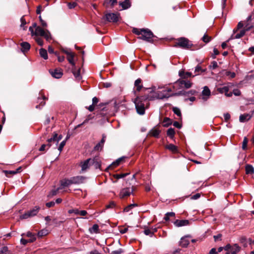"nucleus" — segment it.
I'll return each instance as SVG.
<instances>
[{
    "label": "nucleus",
    "instance_id": "nucleus-34",
    "mask_svg": "<svg viewBox=\"0 0 254 254\" xmlns=\"http://www.w3.org/2000/svg\"><path fill=\"white\" fill-rule=\"evenodd\" d=\"M156 231V229H146L144 230V233L146 235H148V236H150V237H152L154 233Z\"/></svg>",
    "mask_w": 254,
    "mask_h": 254
},
{
    "label": "nucleus",
    "instance_id": "nucleus-60",
    "mask_svg": "<svg viewBox=\"0 0 254 254\" xmlns=\"http://www.w3.org/2000/svg\"><path fill=\"white\" fill-rule=\"evenodd\" d=\"M55 202L54 201H50L46 203V205L47 207L50 208L55 205Z\"/></svg>",
    "mask_w": 254,
    "mask_h": 254
},
{
    "label": "nucleus",
    "instance_id": "nucleus-6",
    "mask_svg": "<svg viewBox=\"0 0 254 254\" xmlns=\"http://www.w3.org/2000/svg\"><path fill=\"white\" fill-rule=\"evenodd\" d=\"M40 208L39 206H36L32 209L27 211L23 215H21L20 218L21 219H26L28 218L33 217L37 215L38 213Z\"/></svg>",
    "mask_w": 254,
    "mask_h": 254
},
{
    "label": "nucleus",
    "instance_id": "nucleus-47",
    "mask_svg": "<svg viewBox=\"0 0 254 254\" xmlns=\"http://www.w3.org/2000/svg\"><path fill=\"white\" fill-rule=\"evenodd\" d=\"M248 140L247 138L245 137L243 140V144H242V149L243 150H246L247 147Z\"/></svg>",
    "mask_w": 254,
    "mask_h": 254
},
{
    "label": "nucleus",
    "instance_id": "nucleus-46",
    "mask_svg": "<svg viewBox=\"0 0 254 254\" xmlns=\"http://www.w3.org/2000/svg\"><path fill=\"white\" fill-rule=\"evenodd\" d=\"M66 139H64L60 143L59 146L58 147V150L60 151V152L62 151L64 147L65 146L66 144Z\"/></svg>",
    "mask_w": 254,
    "mask_h": 254
},
{
    "label": "nucleus",
    "instance_id": "nucleus-50",
    "mask_svg": "<svg viewBox=\"0 0 254 254\" xmlns=\"http://www.w3.org/2000/svg\"><path fill=\"white\" fill-rule=\"evenodd\" d=\"M77 5V3L75 2H69L67 4L68 7L69 9H72L74 8Z\"/></svg>",
    "mask_w": 254,
    "mask_h": 254
},
{
    "label": "nucleus",
    "instance_id": "nucleus-35",
    "mask_svg": "<svg viewBox=\"0 0 254 254\" xmlns=\"http://www.w3.org/2000/svg\"><path fill=\"white\" fill-rule=\"evenodd\" d=\"M160 132V131L159 130L153 128L150 131V134L154 137H158Z\"/></svg>",
    "mask_w": 254,
    "mask_h": 254
},
{
    "label": "nucleus",
    "instance_id": "nucleus-55",
    "mask_svg": "<svg viewBox=\"0 0 254 254\" xmlns=\"http://www.w3.org/2000/svg\"><path fill=\"white\" fill-rule=\"evenodd\" d=\"M20 21H21L20 26L21 27H24V26L26 24V20H25L24 16L21 17V18H20Z\"/></svg>",
    "mask_w": 254,
    "mask_h": 254
},
{
    "label": "nucleus",
    "instance_id": "nucleus-41",
    "mask_svg": "<svg viewBox=\"0 0 254 254\" xmlns=\"http://www.w3.org/2000/svg\"><path fill=\"white\" fill-rule=\"evenodd\" d=\"M122 160V158H119L118 160H117L115 162H114L112 163V164H111L109 166V168L113 169L114 167H116V166H118L120 163V162Z\"/></svg>",
    "mask_w": 254,
    "mask_h": 254
},
{
    "label": "nucleus",
    "instance_id": "nucleus-48",
    "mask_svg": "<svg viewBox=\"0 0 254 254\" xmlns=\"http://www.w3.org/2000/svg\"><path fill=\"white\" fill-rule=\"evenodd\" d=\"M173 111L174 113L175 114H176L177 116H181V111H180V110L178 108L174 107L173 108Z\"/></svg>",
    "mask_w": 254,
    "mask_h": 254
},
{
    "label": "nucleus",
    "instance_id": "nucleus-17",
    "mask_svg": "<svg viewBox=\"0 0 254 254\" xmlns=\"http://www.w3.org/2000/svg\"><path fill=\"white\" fill-rule=\"evenodd\" d=\"M174 225L178 227L187 226L189 224V221L188 220H176L174 222Z\"/></svg>",
    "mask_w": 254,
    "mask_h": 254
},
{
    "label": "nucleus",
    "instance_id": "nucleus-12",
    "mask_svg": "<svg viewBox=\"0 0 254 254\" xmlns=\"http://www.w3.org/2000/svg\"><path fill=\"white\" fill-rule=\"evenodd\" d=\"M49 72L53 77L56 78H60L63 74L61 69H50Z\"/></svg>",
    "mask_w": 254,
    "mask_h": 254
},
{
    "label": "nucleus",
    "instance_id": "nucleus-56",
    "mask_svg": "<svg viewBox=\"0 0 254 254\" xmlns=\"http://www.w3.org/2000/svg\"><path fill=\"white\" fill-rule=\"evenodd\" d=\"M19 170H20V168H19L16 171H6L5 173H6V174H7L8 173L10 174H15L18 172Z\"/></svg>",
    "mask_w": 254,
    "mask_h": 254
},
{
    "label": "nucleus",
    "instance_id": "nucleus-3",
    "mask_svg": "<svg viewBox=\"0 0 254 254\" xmlns=\"http://www.w3.org/2000/svg\"><path fill=\"white\" fill-rule=\"evenodd\" d=\"M146 100H151L152 98L149 96L137 97L134 100L136 112L140 115H143L145 112L144 101Z\"/></svg>",
    "mask_w": 254,
    "mask_h": 254
},
{
    "label": "nucleus",
    "instance_id": "nucleus-20",
    "mask_svg": "<svg viewBox=\"0 0 254 254\" xmlns=\"http://www.w3.org/2000/svg\"><path fill=\"white\" fill-rule=\"evenodd\" d=\"M179 75L183 79H187L188 78L191 77L192 76V74L190 72H185L183 70H181L179 72Z\"/></svg>",
    "mask_w": 254,
    "mask_h": 254
},
{
    "label": "nucleus",
    "instance_id": "nucleus-43",
    "mask_svg": "<svg viewBox=\"0 0 254 254\" xmlns=\"http://www.w3.org/2000/svg\"><path fill=\"white\" fill-rule=\"evenodd\" d=\"M201 39L204 43H207L211 41L212 38L211 37L209 36L206 34H205L201 38Z\"/></svg>",
    "mask_w": 254,
    "mask_h": 254
},
{
    "label": "nucleus",
    "instance_id": "nucleus-4",
    "mask_svg": "<svg viewBox=\"0 0 254 254\" xmlns=\"http://www.w3.org/2000/svg\"><path fill=\"white\" fill-rule=\"evenodd\" d=\"M32 36H41L44 37L47 40L51 39V34L48 30H44L41 27H37L36 29L34 30L33 27H30L29 28Z\"/></svg>",
    "mask_w": 254,
    "mask_h": 254
},
{
    "label": "nucleus",
    "instance_id": "nucleus-40",
    "mask_svg": "<svg viewBox=\"0 0 254 254\" xmlns=\"http://www.w3.org/2000/svg\"><path fill=\"white\" fill-rule=\"evenodd\" d=\"M163 123L164 127H168L169 125L172 124V121L170 118L166 117L164 119Z\"/></svg>",
    "mask_w": 254,
    "mask_h": 254
},
{
    "label": "nucleus",
    "instance_id": "nucleus-29",
    "mask_svg": "<svg viewBox=\"0 0 254 254\" xmlns=\"http://www.w3.org/2000/svg\"><path fill=\"white\" fill-rule=\"evenodd\" d=\"M240 247L237 244H234L232 246L231 253V254H237L240 250Z\"/></svg>",
    "mask_w": 254,
    "mask_h": 254
},
{
    "label": "nucleus",
    "instance_id": "nucleus-39",
    "mask_svg": "<svg viewBox=\"0 0 254 254\" xmlns=\"http://www.w3.org/2000/svg\"><path fill=\"white\" fill-rule=\"evenodd\" d=\"M179 92L183 93V94H181V95H188V96H189L190 95H194L196 93V91L194 90H190L188 92L181 91Z\"/></svg>",
    "mask_w": 254,
    "mask_h": 254
},
{
    "label": "nucleus",
    "instance_id": "nucleus-2",
    "mask_svg": "<svg viewBox=\"0 0 254 254\" xmlns=\"http://www.w3.org/2000/svg\"><path fill=\"white\" fill-rule=\"evenodd\" d=\"M132 32L136 35L139 36V39L150 43L153 41V39L155 36L152 31L148 29L134 28L132 29Z\"/></svg>",
    "mask_w": 254,
    "mask_h": 254
},
{
    "label": "nucleus",
    "instance_id": "nucleus-54",
    "mask_svg": "<svg viewBox=\"0 0 254 254\" xmlns=\"http://www.w3.org/2000/svg\"><path fill=\"white\" fill-rule=\"evenodd\" d=\"M79 210L77 209H73L68 210V213L70 214L74 213L75 214L78 215L79 214Z\"/></svg>",
    "mask_w": 254,
    "mask_h": 254
},
{
    "label": "nucleus",
    "instance_id": "nucleus-21",
    "mask_svg": "<svg viewBox=\"0 0 254 254\" xmlns=\"http://www.w3.org/2000/svg\"><path fill=\"white\" fill-rule=\"evenodd\" d=\"M80 71V68L76 69L75 66L74 67H72V72L76 79L80 80L81 78Z\"/></svg>",
    "mask_w": 254,
    "mask_h": 254
},
{
    "label": "nucleus",
    "instance_id": "nucleus-42",
    "mask_svg": "<svg viewBox=\"0 0 254 254\" xmlns=\"http://www.w3.org/2000/svg\"><path fill=\"white\" fill-rule=\"evenodd\" d=\"M173 88L175 90L182 89L184 88L183 85H182L179 84V83H178V80L174 83Z\"/></svg>",
    "mask_w": 254,
    "mask_h": 254
},
{
    "label": "nucleus",
    "instance_id": "nucleus-59",
    "mask_svg": "<svg viewBox=\"0 0 254 254\" xmlns=\"http://www.w3.org/2000/svg\"><path fill=\"white\" fill-rule=\"evenodd\" d=\"M55 55L58 57V61L60 62H62L64 60V56H60L58 55L57 52L55 53Z\"/></svg>",
    "mask_w": 254,
    "mask_h": 254
},
{
    "label": "nucleus",
    "instance_id": "nucleus-5",
    "mask_svg": "<svg viewBox=\"0 0 254 254\" xmlns=\"http://www.w3.org/2000/svg\"><path fill=\"white\" fill-rule=\"evenodd\" d=\"M192 45V44L188 39L182 37L178 39L174 46L176 47H179L184 49H189L191 47Z\"/></svg>",
    "mask_w": 254,
    "mask_h": 254
},
{
    "label": "nucleus",
    "instance_id": "nucleus-45",
    "mask_svg": "<svg viewBox=\"0 0 254 254\" xmlns=\"http://www.w3.org/2000/svg\"><path fill=\"white\" fill-rule=\"evenodd\" d=\"M129 174L128 173H123V174H115L114 175V177L117 179H119L121 178H124L127 176Z\"/></svg>",
    "mask_w": 254,
    "mask_h": 254
},
{
    "label": "nucleus",
    "instance_id": "nucleus-18",
    "mask_svg": "<svg viewBox=\"0 0 254 254\" xmlns=\"http://www.w3.org/2000/svg\"><path fill=\"white\" fill-rule=\"evenodd\" d=\"M63 136L62 135H58V134L54 132L53 136L50 138L49 141H51L52 140H54L55 142L56 146L57 147L59 142L62 139Z\"/></svg>",
    "mask_w": 254,
    "mask_h": 254
},
{
    "label": "nucleus",
    "instance_id": "nucleus-25",
    "mask_svg": "<svg viewBox=\"0 0 254 254\" xmlns=\"http://www.w3.org/2000/svg\"><path fill=\"white\" fill-rule=\"evenodd\" d=\"M252 117V116L249 114H245L241 115L240 116L239 120L241 122H244L249 120Z\"/></svg>",
    "mask_w": 254,
    "mask_h": 254
},
{
    "label": "nucleus",
    "instance_id": "nucleus-63",
    "mask_svg": "<svg viewBox=\"0 0 254 254\" xmlns=\"http://www.w3.org/2000/svg\"><path fill=\"white\" fill-rule=\"evenodd\" d=\"M225 121L227 122L230 118V115L229 113H225L224 115Z\"/></svg>",
    "mask_w": 254,
    "mask_h": 254
},
{
    "label": "nucleus",
    "instance_id": "nucleus-30",
    "mask_svg": "<svg viewBox=\"0 0 254 254\" xmlns=\"http://www.w3.org/2000/svg\"><path fill=\"white\" fill-rule=\"evenodd\" d=\"M61 186L63 187H65L72 185V182L70 181V178L69 179H64L61 182Z\"/></svg>",
    "mask_w": 254,
    "mask_h": 254
},
{
    "label": "nucleus",
    "instance_id": "nucleus-58",
    "mask_svg": "<svg viewBox=\"0 0 254 254\" xmlns=\"http://www.w3.org/2000/svg\"><path fill=\"white\" fill-rule=\"evenodd\" d=\"M93 118V117L92 115H88L86 118V119L83 121V124L87 123L90 120H92Z\"/></svg>",
    "mask_w": 254,
    "mask_h": 254
},
{
    "label": "nucleus",
    "instance_id": "nucleus-11",
    "mask_svg": "<svg viewBox=\"0 0 254 254\" xmlns=\"http://www.w3.org/2000/svg\"><path fill=\"white\" fill-rule=\"evenodd\" d=\"M86 178L83 176H75L70 178V181L72 184H79L83 183L85 180Z\"/></svg>",
    "mask_w": 254,
    "mask_h": 254
},
{
    "label": "nucleus",
    "instance_id": "nucleus-28",
    "mask_svg": "<svg viewBox=\"0 0 254 254\" xmlns=\"http://www.w3.org/2000/svg\"><path fill=\"white\" fill-rule=\"evenodd\" d=\"M74 54L71 53L69 55L67 56V59L68 62L72 65V67L75 66V63L74 62Z\"/></svg>",
    "mask_w": 254,
    "mask_h": 254
},
{
    "label": "nucleus",
    "instance_id": "nucleus-37",
    "mask_svg": "<svg viewBox=\"0 0 254 254\" xmlns=\"http://www.w3.org/2000/svg\"><path fill=\"white\" fill-rule=\"evenodd\" d=\"M99 226L97 224H94L93 226L89 229V231L91 233H98Z\"/></svg>",
    "mask_w": 254,
    "mask_h": 254
},
{
    "label": "nucleus",
    "instance_id": "nucleus-36",
    "mask_svg": "<svg viewBox=\"0 0 254 254\" xmlns=\"http://www.w3.org/2000/svg\"><path fill=\"white\" fill-rule=\"evenodd\" d=\"M136 206H137V204L136 203L130 204L124 208V212H129L133 207Z\"/></svg>",
    "mask_w": 254,
    "mask_h": 254
},
{
    "label": "nucleus",
    "instance_id": "nucleus-19",
    "mask_svg": "<svg viewBox=\"0 0 254 254\" xmlns=\"http://www.w3.org/2000/svg\"><path fill=\"white\" fill-rule=\"evenodd\" d=\"M190 243L188 236L184 237L180 241V245L182 247H187Z\"/></svg>",
    "mask_w": 254,
    "mask_h": 254
},
{
    "label": "nucleus",
    "instance_id": "nucleus-9",
    "mask_svg": "<svg viewBox=\"0 0 254 254\" xmlns=\"http://www.w3.org/2000/svg\"><path fill=\"white\" fill-rule=\"evenodd\" d=\"M133 191V189L132 188L131 189H130L129 188L123 189L120 191V197L121 198H123L128 196L131 193H132Z\"/></svg>",
    "mask_w": 254,
    "mask_h": 254
},
{
    "label": "nucleus",
    "instance_id": "nucleus-38",
    "mask_svg": "<svg viewBox=\"0 0 254 254\" xmlns=\"http://www.w3.org/2000/svg\"><path fill=\"white\" fill-rule=\"evenodd\" d=\"M175 130L173 128H170L168 129L167 132V134L168 136H169L171 138H173L175 135Z\"/></svg>",
    "mask_w": 254,
    "mask_h": 254
},
{
    "label": "nucleus",
    "instance_id": "nucleus-16",
    "mask_svg": "<svg viewBox=\"0 0 254 254\" xmlns=\"http://www.w3.org/2000/svg\"><path fill=\"white\" fill-rule=\"evenodd\" d=\"M178 83L182 85H183L184 88L186 89L190 88L192 85V83L190 81L183 79L178 80Z\"/></svg>",
    "mask_w": 254,
    "mask_h": 254
},
{
    "label": "nucleus",
    "instance_id": "nucleus-14",
    "mask_svg": "<svg viewBox=\"0 0 254 254\" xmlns=\"http://www.w3.org/2000/svg\"><path fill=\"white\" fill-rule=\"evenodd\" d=\"M105 140H106V135L103 134L102 135V139L101 140V141L98 143L96 144V145L94 147V150L95 151H101L103 147V146H104V144L105 142Z\"/></svg>",
    "mask_w": 254,
    "mask_h": 254
},
{
    "label": "nucleus",
    "instance_id": "nucleus-33",
    "mask_svg": "<svg viewBox=\"0 0 254 254\" xmlns=\"http://www.w3.org/2000/svg\"><path fill=\"white\" fill-rule=\"evenodd\" d=\"M39 54L41 57H42L44 59L47 60L48 59L47 52L46 50L44 49H40Z\"/></svg>",
    "mask_w": 254,
    "mask_h": 254
},
{
    "label": "nucleus",
    "instance_id": "nucleus-23",
    "mask_svg": "<svg viewBox=\"0 0 254 254\" xmlns=\"http://www.w3.org/2000/svg\"><path fill=\"white\" fill-rule=\"evenodd\" d=\"M134 86L136 87V91L139 92L143 88L141 84V80L140 78L137 79L134 82Z\"/></svg>",
    "mask_w": 254,
    "mask_h": 254
},
{
    "label": "nucleus",
    "instance_id": "nucleus-49",
    "mask_svg": "<svg viewBox=\"0 0 254 254\" xmlns=\"http://www.w3.org/2000/svg\"><path fill=\"white\" fill-rule=\"evenodd\" d=\"M225 75L226 76H230L231 78H234L236 76V74H235V72H231V71H226V73H225Z\"/></svg>",
    "mask_w": 254,
    "mask_h": 254
},
{
    "label": "nucleus",
    "instance_id": "nucleus-8",
    "mask_svg": "<svg viewBox=\"0 0 254 254\" xmlns=\"http://www.w3.org/2000/svg\"><path fill=\"white\" fill-rule=\"evenodd\" d=\"M119 14L114 13H109L106 15V18L109 22H116L118 21Z\"/></svg>",
    "mask_w": 254,
    "mask_h": 254
},
{
    "label": "nucleus",
    "instance_id": "nucleus-27",
    "mask_svg": "<svg viewBox=\"0 0 254 254\" xmlns=\"http://www.w3.org/2000/svg\"><path fill=\"white\" fill-rule=\"evenodd\" d=\"M205 69H202L199 65H197L195 67V69H194L195 74L194 75H193L192 76L194 77V76L199 75L201 73L205 72Z\"/></svg>",
    "mask_w": 254,
    "mask_h": 254
},
{
    "label": "nucleus",
    "instance_id": "nucleus-7",
    "mask_svg": "<svg viewBox=\"0 0 254 254\" xmlns=\"http://www.w3.org/2000/svg\"><path fill=\"white\" fill-rule=\"evenodd\" d=\"M92 160L91 158L87 159L83 161H82L80 163V166L81 168V172H85L91 167Z\"/></svg>",
    "mask_w": 254,
    "mask_h": 254
},
{
    "label": "nucleus",
    "instance_id": "nucleus-24",
    "mask_svg": "<svg viewBox=\"0 0 254 254\" xmlns=\"http://www.w3.org/2000/svg\"><path fill=\"white\" fill-rule=\"evenodd\" d=\"M166 148L171 151L174 153H176L178 152V147L173 144H169L166 146Z\"/></svg>",
    "mask_w": 254,
    "mask_h": 254
},
{
    "label": "nucleus",
    "instance_id": "nucleus-32",
    "mask_svg": "<svg viewBox=\"0 0 254 254\" xmlns=\"http://www.w3.org/2000/svg\"><path fill=\"white\" fill-rule=\"evenodd\" d=\"M229 90V86H224V87H219V88H217V91L220 93H225V94L227 93V92H228Z\"/></svg>",
    "mask_w": 254,
    "mask_h": 254
},
{
    "label": "nucleus",
    "instance_id": "nucleus-26",
    "mask_svg": "<svg viewBox=\"0 0 254 254\" xmlns=\"http://www.w3.org/2000/svg\"><path fill=\"white\" fill-rule=\"evenodd\" d=\"M120 5L122 6L123 9H126L130 7V2L129 0H125L124 1L120 2Z\"/></svg>",
    "mask_w": 254,
    "mask_h": 254
},
{
    "label": "nucleus",
    "instance_id": "nucleus-44",
    "mask_svg": "<svg viewBox=\"0 0 254 254\" xmlns=\"http://www.w3.org/2000/svg\"><path fill=\"white\" fill-rule=\"evenodd\" d=\"M175 216V213L174 212H167L165 214V216L164 217V219L166 221H168L169 220V218L170 217H174Z\"/></svg>",
    "mask_w": 254,
    "mask_h": 254
},
{
    "label": "nucleus",
    "instance_id": "nucleus-51",
    "mask_svg": "<svg viewBox=\"0 0 254 254\" xmlns=\"http://www.w3.org/2000/svg\"><path fill=\"white\" fill-rule=\"evenodd\" d=\"M47 230H42L39 231L38 233V236L40 237H42L43 236L46 235L47 234Z\"/></svg>",
    "mask_w": 254,
    "mask_h": 254
},
{
    "label": "nucleus",
    "instance_id": "nucleus-22",
    "mask_svg": "<svg viewBox=\"0 0 254 254\" xmlns=\"http://www.w3.org/2000/svg\"><path fill=\"white\" fill-rule=\"evenodd\" d=\"M21 47V51L24 53L27 52L30 48V45L29 43L24 42L20 44Z\"/></svg>",
    "mask_w": 254,
    "mask_h": 254
},
{
    "label": "nucleus",
    "instance_id": "nucleus-52",
    "mask_svg": "<svg viewBox=\"0 0 254 254\" xmlns=\"http://www.w3.org/2000/svg\"><path fill=\"white\" fill-rule=\"evenodd\" d=\"M35 40L39 45L41 46H43V41L41 38L37 37Z\"/></svg>",
    "mask_w": 254,
    "mask_h": 254
},
{
    "label": "nucleus",
    "instance_id": "nucleus-64",
    "mask_svg": "<svg viewBox=\"0 0 254 254\" xmlns=\"http://www.w3.org/2000/svg\"><path fill=\"white\" fill-rule=\"evenodd\" d=\"M211 66L212 67V69L216 68L218 66L217 63L215 61H213L211 63Z\"/></svg>",
    "mask_w": 254,
    "mask_h": 254
},
{
    "label": "nucleus",
    "instance_id": "nucleus-15",
    "mask_svg": "<svg viewBox=\"0 0 254 254\" xmlns=\"http://www.w3.org/2000/svg\"><path fill=\"white\" fill-rule=\"evenodd\" d=\"M92 161L91 162V166H93L95 169H99L101 167V162L99 158L97 157H95L93 158H91Z\"/></svg>",
    "mask_w": 254,
    "mask_h": 254
},
{
    "label": "nucleus",
    "instance_id": "nucleus-53",
    "mask_svg": "<svg viewBox=\"0 0 254 254\" xmlns=\"http://www.w3.org/2000/svg\"><path fill=\"white\" fill-rule=\"evenodd\" d=\"M8 248L7 247H3L1 250L0 253L2 254H7Z\"/></svg>",
    "mask_w": 254,
    "mask_h": 254
},
{
    "label": "nucleus",
    "instance_id": "nucleus-1",
    "mask_svg": "<svg viewBox=\"0 0 254 254\" xmlns=\"http://www.w3.org/2000/svg\"><path fill=\"white\" fill-rule=\"evenodd\" d=\"M163 88L164 89L161 91H156L157 90L156 87L154 86L152 88V92L154 93V96L151 97L152 100L155 98L163 100L164 99H168L172 96H179L183 94L182 92L172 93V90L171 88L164 87Z\"/></svg>",
    "mask_w": 254,
    "mask_h": 254
},
{
    "label": "nucleus",
    "instance_id": "nucleus-31",
    "mask_svg": "<svg viewBox=\"0 0 254 254\" xmlns=\"http://www.w3.org/2000/svg\"><path fill=\"white\" fill-rule=\"evenodd\" d=\"M246 173L247 174H253L254 173V168L252 165L248 164L246 166Z\"/></svg>",
    "mask_w": 254,
    "mask_h": 254
},
{
    "label": "nucleus",
    "instance_id": "nucleus-62",
    "mask_svg": "<svg viewBox=\"0 0 254 254\" xmlns=\"http://www.w3.org/2000/svg\"><path fill=\"white\" fill-rule=\"evenodd\" d=\"M115 206V203L114 202L112 201L109 204L106 205L107 208H113Z\"/></svg>",
    "mask_w": 254,
    "mask_h": 254
},
{
    "label": "nucleus",
    "instance_id": "nucleus-57",
    "mask_svg": "<svg viewBox=\"0 0 254 254\" xmlns=\"http://www.w3.org/2000/svg\"><path fill=\"white\" fill-rule=\"evenodd\" d=\"M233 93L235 96H240L241 95V92L240 90H239L238 89H235L233 91Z\"/></svg>",
    "mask_w": 254,
    "mask_h": 254
},
{
    "label": "nucleus",
    "instance_id": "nucleus-61",
    "mask_svg": "<svg viewBox=\"0 0 254 254\" xmlns=\"http://www.w3.org/2000/svg\"><path fill=\"white\" fill-rule=\"evenodd\" d=\"M123 252L122 249H119L116 251H112L110 254H121Z\"/></svg>",
    "mask_w": 254,
    "mask_h": 254
},
{
    "label": "nucleus",
    "instance_id": "nucleus-10",
    "mask_svg": "<svg viewBox=\"0 0 254 254\" xmlns=\"http://www.w3.org/2000/svg\"><path fill=\"white\" fill-rule=\"evenodd\" d=\"M211 94V92L209 88L205 86L203 87V89L202 91V99L204 101H206L209 98Z\"/></svg>",
    "mask_w": 254,
    "mask_h": 254
},
{
    "label": "nucleus",
    "instance_id": "nucleus-13",
    "mask_svg": "<svg viewBox=\"0 0 254 254\" xmlns=\"http://www.w3.org/2000/svg\"><path fill=\"white\" fill-rule=\"evenodd\" d=\"M249 29L250 28H247L246 29L241 30L239 33H237L236 34H232L230 39H229V40L241 38V37L244 36V35L246 33V32L247 31H248Z\"/></svg>",
    "mask_w": 254,
    "mask_h": 254
}]
</instances>
